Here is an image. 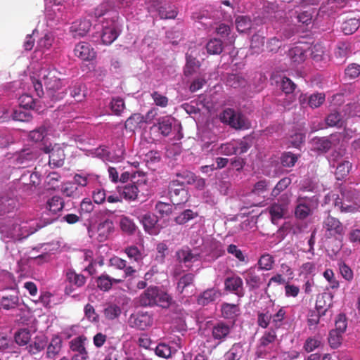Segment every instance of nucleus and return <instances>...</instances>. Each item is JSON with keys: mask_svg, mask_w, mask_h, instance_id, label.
Wrapping results in <instances>:
<instances>
[{"mask_svg": "<svg viewBox=\"0 0 360 360\" xmlns=\"http://www.w3.org/2000/svg\"><path fill=\"white\" fill-rule=\"evenodd\" d=\"M58 74L56 69L50 67L42 68L39 71V77L46 86V95L52 101H60L65 95Z\"/></svg>", "mask_w": 360, "mask_h": 360, "instance_id": "nucleus-2", "label": "nucleus"}, {"mask_svg": "<svg viewBox=\"0 0 360 360\" xmlns=\"http://www.w3.org/2000/svg\"><path fill=\"white\" fill-rule=\"evenodd\" d=\"M246 285L250 290L257 289L261 284V278L255 267H250L242 273Z\"/></svg>", "mask_w": 360, "mask_h": 360, "instance_id": "nucleus-15", "label": "nucleus"}, {"mask_svg": "<svg viewBox=\"0 0 360 360\" xmlns=\"http://www.w3.org/2000/svg\"><path fill=\"white\" fill-rule=\"evenodd\" d=\"M232 326L224 322L214 324L212 328V338L217 341V345L225 341L230 335Z\"/></svg>", "mask_w": 360, "mask_h": 360, "instance_id": "nucleus-11", "label": "nucleus"}, {"mask_svg": "<svg viewBox=\"0 0 360 360\" xmlns=\"http://www.w3.org/2000/svg\"><path fill=\"white\" fill-rule=\"evenodd\" d=\"M325 101V95L323 94L317 93L309 96L308 104L311 108L319 107Z\"/></svg>", "mask_w": 360, "mask_h": 360, "instance_id": "nucleus-62", "label": "nucleus"}, {"mask_svg": "<svg viewBox=\"0 0 360 360\" xmlns=\"http://www.w3.org/2000/svg\"><path fill=\"white\" fill-rule=\"evenodd\" d=\"M158 129L161 134L165 136H168L172 129V122L170 117L166 116L160 117L158 120Z\"/></svg>", "mask_w": 360, "mask_h": 360, "instance_id": "nucleus-42", "label": "nucleus"}, {"mask_svg": "<svg viewBox=\"0 0 360 360\" xmlns=\"http://www.w3.org/2000/svg\"><path fill=\"white\" fill-rule=\"evenodd\" d=\"M221 311L222 316L225 319H233L239 314V307L234 304L224 303Z\"/></svg>", "mask_w": 360, "mask_h": 360, "instance_id": "nucleus-38", "label": "nucleus"}, {"mask_svg": "<svg viewBox=\"0 0 360 360\" xmlns=\"http://www.w3.org/2000/svg\"><path fill=\"white\" fill-rule=\"evenodd\" d=\"M61 340L58 338H54L51 340L47 347L46 355L48 358H54L58 355L61 349Z\"/></svg>", "mask_w": 360, "mask_h": 360, "instance_id": "nucleus-43", "label": "nucleus"}, {"mask_svg": "<svg viewBox=\"0 0 360 360\" xmlns=\"http://www.w3.org/2000/svg\"><path fill=\"white\" fill-rule=\"evenodd\" d=\"M306 50L307 47H304L302 44H298L289 49L288 55L292 62L300 64L307 58Z\"/></svg>", "mask_w": 360, "mask_h": 360, "instance_id": "nucleus-20", "label": "nucleus"}, {"mask_svg": "<svg viewBox=\"0 0 360 360\" xmlns=\"http://www.w3.org/2000/svg\"><path fill=\"white\" fill-rule=\"evenodd\" d=\"M219 296L220 292L214 288L207 289L198 297V302L200 304L206 305L214 301Z\"/></svg>", "mask_w": 360, "mask_h": 360, "instance_id": "nucleus-30", "label": "nucleus"}, {"mask_svg": "<svg viewBox=\"0 0 360 360\" xmlns=\"http://www.w3.org/2000/svg\"><path fill=\"white\" fill-rule=\"evenodd\" d=\"M221 122L229 125L236 129H245L248 128L246 119L240 113H237L232 108H226L219 115Z\"/></svg>", "mask_w": 360, "mask_h": 360, "instance_id": "nucleus-5", "label": "nucleus"}, {"mask_svg": "<svg viewBox=\"0 0 360 360\" xmlns=\"http://www.w3.org/2000/svg\"><path fill=\"white\" fill-rule=\"evenodd\" d=\"M49 223L50 220L39 224L35 219L5 218L0 220L1 238L5 243L20 241Z\"/></svg>", "mask_w": 360, "mask_h": 360, "instance_id": "nucleus-1", "label": "nucleus"}, {"mask_svg": "<svg viewBox=\"0 0 360 360\" xmlns=\"http://www.w3.org/2000/svg\"><path fill=\"white\" fill-rule=\"evenodd\" d=\"M223 49L222 41L216 38L210 39L206 45V49L209 54H219L222 52Z\"/></svg>", "mask_w": 360, "mask_h": 360, "instance_id": "nucleus-45", "label": "nucleus"}, {"mask_svg": "<svg viewBox=\"0 0 360 360\" xmlns=\"http://www.w3.org/2000/svg\"><path fill=\"white\" fill-rule=\"evenodd\" d=\"M176 257L180 262L184 264H190L199 259V255L192 253L188 249L179 250Z\"/></svg>", "mask_w": 360, "mask_h": 360, "instance_id": "nucleus-36", "label": "nucleus"}, {"mask_svg": "<svg viewBox=\"0 0 360 360\" xmlns=\"http://www.w3.org/2000/svg\"><path fill=\"white\" fill-rule=\"evenodd\" d=\"M113 230L112 221L110 219H105L97 225H90L88 228V233L93 240L104 242L108 239Z\"/></svg>", "mask_w": 360, "mask_h": 360, "instance_id": "nucleus-3", "label": "nucleus"}, {"mask_svg": "<svg viewBox=\"0 0 360 360\" xmlns=\"http://www.w3.org/2000/svg\"><path fill=\"white\" fill-rule=\"evenodd\" d=\"M64 207V201L60 196H53L49 199L46 203V209L53 214L63 210Z\"/></svg>", "mask_w": 360, "mask_h": 360, "instance_id": "nucleus-29", "label": "nucleus"}, {"mask_svg": "<svg viewBox=\"0 0 360 360\" xmlns=\"http://www.w3.org/2000/svg\"><path fill=\"white\" fill-rule=\"evenodd\" d=\"M87 339L85 336L81 335L70 342V348L78 354L74 356L73 360H89V354L85 348V343Z\"/></svg>", "mask_w": 360, "mask_h": 360, "instance_id": "nucleus-10", "label": "nucleus"}, {"mask_svg": "<svg viewBox=\"0 0 360 360\" xmlns=\"http://www.w3.org/2000/svg\"><path fill=\"white\" fill-rule=\"evenodd\" d=\"M274 263V257L269 254L262 255L258 261L259 269L266 271L271 270L273 267Z\"/></svg>", "mask_w": 360, "mask_h": 360, "instance_id": "nucleus-56", "label": "nucleus"}, {"mask_svg": "<svg viewBox=\"0 0 360 360\" xmlns=\"http://www.w3.org/2000/svg\"><path fill=\"white\" fill-rule=\"evenodd\" d=\"M169 192L172 202L174 205H181L188 200V191L184 188L180 180H173L169 183Z\"/></svg>", "mask_w": 360, "mask_h": 360, "instance_id": "nucleus-7", "label": "nucleus"}, {"mask_svg": "<svg viewBox=\"0 0 360 360\" xmlns=\"http://www.w3.org/2000/svg\"><path fill=\"white\" fill-rule=\"evenodd\" d=\"M153 323L151 316L147 312H138L133 314L129 319V324L131 327L144 330Z\"/></svg>", "mask_w": 360, "mask_h": 360, "instance_id": "nucleus-8", "label": "nucleus"}, {"mask_svg": "<svg viewBox=\"0 0 360 360\" xmlns=\"http://www.w3.org/2000/svg\"><path fill=\"white\" fill-rule=\"evenodd\" d=\"M311 56L316 62H326L330 58L328 50L321 43H316L311 46Z\"/></svg>", "mask_w": 360, "mask_h": 360, "instance_id": "nucleus-19", "label": "nucleus"}, {"mask_svg": "<svg viewBox=\"0 0 360 360\" xmlns=\"http://www.w3.org/2000/svg\"><path fill=\"white\" fill-rule=\"evenodd\" d=\"M236 29L239 32H245L252 27V20L249 16L238 15L235 20Z\"/></svg>", "mask_w": 360, "mask_h": 360, "instance_id": "nucleus-40", "label": "nucleus"}, {"mask_svg": "<svg viewBox=\"0 0 360 360\" xmlns=\"http://www.w3.org/2000/svg\"><path fill=\"white\" fill-rule=\"evenodd\" d=\"M360 22L358 19L351 18L346 20L342 25V31L345 34H352L359 27Z\"/></svg>", "mask_w": 360, "mask_h": 360, "instance_id": "nucleus-49", "label": "nucleus"}, {"mask_svg": "<svg viewBox=\"0 0 360 360\" xmlns=\"http://www.w3.org/2000/svg\"><path fill=\"white\" fill-rule=\"evenodd\" d=\"M14 338L18 345H27L31 339L30 332L27 329H20L15 333Z\"/></svg>", "mask_w": 360, "mask_h": 360, "instance_id": "nucleus-46", "label": "nucleus"}, {"mask_svg": "<svg viewBox=\"0 0 360 360\" xmlns=\"http://www.w3.org/2000/svg\"><path fill=\"white\" fill-rule=\"evenodd\" d=\"M124 252L128 257L136 263H139L143 259V255L135 245H131L125 248Z\"/></svg>", "mask_w": 360, "mask_h": 360, "instance_id": "nucleus-50", "label": "nucleus"}, {"mask_svg": "<svg viewBox=\"0 0 360 360\" xmlns=\"http://www.w3.org/2000/svg\"><path fill=\"white\" fill-rule=\"evenodd\" d=\"M19 305V297L17 295H11L3 297L1 301V306L6 310H11Z\"/></svg>", "mask_w": 360, "mask_h": 360, "instance_id": "nucleus-41", "label": "nucleus"}, {"mask_svg": "<svg viewBox=\"0 0 360 360\" xmlns=\"http://www.w3.org/2000/svg\"><path fill=\"white\" fill-rule=\"evenodd\" d=\"M150 114H153L152 110L149 111L146 117L141 113H134L126 120L124 123L125 129L129 131H134L141 124L148 122V119Z\"/></svg>", "mask_w": 360, "mask_h": 360, "instance_id": "nucleus-17", "label": "nucleus"}, {"mask_svg": "<svg viewBox=\"0 0 360 360\" xmlns=\"http://www.w3.org/2000/svg\"><path fill=\"white\" fill-rule=\"evenodd\" d=\"M139 221L142 224L146 232L150 235H157L160 229L157 225V217L152 214H146L139 217Z\"/></svg>", "mask_w": 360, "mask_h": 360, "instance_id": "nucleus-14", "label": "nucleus"}, {"mask_svg": "<svg viewBox=\"0 0 360 360\" xmlns=\"http://www.w3.org/2000/svg\"><path fill=\"white\" fill-rule=\"evenodd\" d=\"M334 206L342 212H354L356 207L349 202H342L338 198H334Z\"/></svg>", "mask_w": 360, "mask_h": 360, "instance_id": "nucleus-52", "label": "nucleus"}, {"mask_svg": "<svg viewBox=\"0 0 360 360\" xmlns=\"http://www.w3.org/2000/svg\"><path fill=\"white\" fill-rule=\"evenodd\" d=\"M157 292L158 295L154 297V300H155V304H154V306H158L162 308L169 307L172 300L171 296L158 288Z\"/></svg>", "mask_w": 360, "mask_h": 360, "instance_id": "nucleus-37", "label": "nucleus"}, {"mask_svg": "<svg viewBox=\"0 0 360 360\" xmlns=\"http://www.w3.org/2000/svg\"><path fill=\"white\" fill-rule=\"evenodd\" d=\"M340 160V159H332V162H330L333 167H336L335 176L338 180L346 176L352 168V164L349 161Z\"/></svg>", "mask_w": 360, "mask_h": 360, "instance_id": "nucleus-18", "label": "nucleus"}, {"mask_svg": "<svg viewBox=\"0 0 360 360\" xmlns=\"http://www.w3.org/2000/svg\"><path fill=\"white\" fill-rule=\"evenodd\" d=\"M104 316L109 320H112L117 318L121 314V309L119 306L115 304H110L104 309Z\"/></svg>", "mask_w": 360, "mask_h": 360, "instance_id": "nucleus-55", "label": "nucleus"}, {"mask_svg": "<svg viewBox=\"0 0 360 360\" xmlns=\"http://www.w3.org/2000/svg\"><path fill=\"white\" fill-rule=\"evenodd\" d=\"M120 227L124 232L132 233L136 229V225L129 217H123L120 219Z\"/></svg>", "mask_w": 360, "mask_h": 360, "instance_id": "nucleus-63", "label": "nucleus"}, {"mask_svg": "<svg viewBox=\"0 0 360 360\" xmlns=\"http://www.w3.org/2000/svg\"><path fill=\"white\" fill-rule=\"evenodd\" d=\"M248 146L245 142L239 143V146L236 147L233 143H227L221 147V150L225 153L226 155H241L248 150Z\"/></svg>", "mask_w": 360, "mask_h": 360, "instance_id": "nucleus-27", "label": "nucleus"}, {"mask_svg": "<svg viewBox=\"0 0 360 360\" xmlns=\"http://www.w3.org/2000/svg\"><path fill=\"white\" fill-rule=\"evenodd\" d=\"M311 150L320 153L327 152L331 148V141L326 137H315L311 141Z\"/></svg>", "mask_w": 360, "mask_h": 360, "instance_id": "nucleus-25", "label": "nucleus"}, {"mask_svg": "<svg viewBox=\"0 0 360 360\" xmlns=\"http://www.w3.org/2000/svg\"><path fill=\"white\" fill-rule=\"evenodd\" d=\"M224 288L226 291L231 292L238 297L245 295L243 281L238 276L227 277L224 281Z\"/></svg>", "mask_w": 360, "mask_h": 360, "instance_id": "nucleus-9", "label": "nucleus"}, {"mask_svg": "<svg viewBox=\"0 0 360 360\" xmlns=\"http://www.w3.org/2000/svg\"><path fill=\"white\" fill-rule=\"evenodd\" d=\"M110 264L117 269L124 270V278L130 276L136 272L134 266L127 265L126 260L116 256L110 259Z\"/></svg>", "mask_w": 360, "mask_h": 360, "instance_id": "nucleus-21", "label": "nucleus"}, {"mask_svg": "<svg viewBox=\"0 0 360 360\" xmlns=\"http://www.w3.org/2000/svg\"><path fill=\"white\" fill-rule=\"evenodd\" d=\"M139 191L140 190L137 184L129 183L122 188L120 193L125 199L131 200L136 198Z\"/></svg>", "mask_w": 360, "mask_h": 360, "instance_id": "nucleus-33", "label": "nucleus"}, {"mask_svg": "<svg viewBox=\"0 0 360 360\" xmlns=\"http://www.w3.org/2000/svg\"><path fill=\"white\" fill-rule=\"evenodd\" d=\"M264 44V37L259 34L252 35L250 43V48L255 53H259Z\"/></svg>", "mask_w": 360, "mask_h": 360, "instance_id": "nucleus-58", "label": "nucleus"}, {"mask_svg": "<svg viewBox=\"0 0 360 360\" xmlns=\"http://www.w3.org/2000/svg\"><path fill=\"white\" fill-rule=\"evenodd\" d=\"M243 352L242 345L240 343H235L231 349L226 353L225 357L226 360H238Z\"/></svg>", "mask_w": 360, "mask_h": 360, "instance_id": "nucleus-53", "label": "nucleus"}, {"mask_svg": "<svg viewBox=\"0 0 360 360\" xmlns=\"http://www.w3.org/2000/svg\"><path fill=\"white\" fill-rule=\"evenodd\" d=\"M318 204L319 200L315 195L311 198L299 197L295 210L296 217L301 219L307 218L317 207Z\"/></svg>", "mask_w": 360, "mask_h": 360, "instance_id": "nucleus-6", "label": "nucleus"}, {"mask_svg": "<svg viewBox=\"0 0 360 360\" xmlns=\"http://www.w3.org/2000/svg\"><path fill=\"white\" fill-rule=\"evenodd\" d=\"M360 75V65L357 63H351L347 65L345 70V79L352 80Z\"/></svg>", "mask_w": 360, "mask_h": 360, "instance_id": "nucleus-47", "label": "nucleus"}, {"mask_svg": "<svg viewBox=\"0 0 360 360\" xmlns=\"http://www.w3.org/2000/svg\"><path fill=\"white\" fill-rule=\"evenodd\" d=\"M91 28L89 20L84 19L73 22L70 27V32L74 38L85 36Z\"/></svg>", "mask_w": 360, "mask_h": 360, "instance_id": "nucleus-13", "label": "nucleus"}, {"mask_svg": "<svg viewBox=\"0 0 360 360\" xmlns=\"http://www.w3.org/2000/svg\"><path fill=\"white\" fill-rule=\"evenodd\" d=\"M269 212L271 215V221L273 224H277L278 220L283 217L287 211L286 203H274L269 208Z\"/></svg>", "mask_w": 360, "mask_h": 360, "instance_id": "nucleus-24", "label": "nucleus"}, {"mask_svg": "<svg viewBox=\"0 0 360 360\" xmlns=\"http://www.w3.org/2000/svg\"><path fill=\"white\" fill-rule=\"evenodd\" d=\"M122 282V279H117L110 277L108 274L101 275L96 281L97 287L102 291H109L114 284L120 283Z\"/></svg>", "mask_w": 360, "mask_h": 360, "instance_id": "nucleus-23", "label": "nucleus"}, {"mask_svg": "<svg viewBox=\"0 0 360 360\" xmlns=\"http://www.w3.org/2000/svg\"><path fill=\"white\" fill-rule=\"evenodd\" d=\"M158 14L161 19H174L177 16L178 11L173 5L165 4L159 7Z\"/></svg>", "mask_w": 360, "mask_h": 360, "instance_id": "nucleus-32", "label": "nucleus"}, {"mask_svg": "<svg viewBox=\"0 0 360 360\" xmlns=\"http://www.w3.org/2000/svg\"><path fill=\"white\" fill-rule=\"evenodd\" d=\"M198 213L194 212L191 210H186L180 213L176 218L175 221L179 224H184L188 222L189 220L197 217Z\"/></svg>", "mask_w": 360, "mask_h": 360, "instance_id": "nucleus-57", "label": "nucleus"}, {"mask_svg": "<svg viewBox=\"0 0 360 360\" xmlns=\"http://www.w3.org/2000/svg\"><path fill=\"white\" fill-rule=\"evenodd\" d=\"M151 97L157 106L161 108H165L167 106L169 103V99L167 96L161 94L158 91H153L151 94Z\"/></svg>", "mask_w": 360, "mask_h": 360, "instance_id": "nucleus-64", "label": "nucleus"}, {"mask_svg": "<svg viewBox=\"0 0 360 360\" xmlns=\"http://www.w3.org/2000/svg\"><path fill=\"white\" fill-rule=\"evenodd\" d=\"M67 281L77 288H81L86 283V278L82 274H77L74 271L69 270L66 273Z\"/></svg>", "mask_w": 360, "mask_h": 360, "instance_id": "nucleus-39", "label": "nucleus"}, {"mask_svg": "<svg viewBox=\"0 0 360 360\" xmlns=\"http://www.w3.org/2000/svg\"><path fill=\"white\" fill-rule=\"evenodd\" d=\"M20 106L25 109H34L36 101L32 96L28 94L22 95L20 98Z\"/></svg>", "mask_w": 360, "mask_h": 360, "instance_id": "nucleus-61", "label": "nucleus"}, {"mask_svg": "<svg viewBox=\"0 0 360 360\" xmlns=\"http://www.w3.org/2000/svg\"><path fill=\"white\" fill-rule=\"evenodd\" d=\"M321 341L319 338L315 337L308 338L303 346V349L307 352H311L321 346Z\"/></svg>", "mask_w": 360, "mask_h": 360, "instance_id": "nucleus-59", "label": "nucleus"}, {"mask_svg": "<svg viewBox=\"0 0 360 360\" xmlns=\"http://www.w3.org/2000/svg\"><path fill=\"white\" fill-rule=\"evenodd\" d=\"M119 36L115 27H105L103 29L101 34L102 42L105 45L111 44Z\"/></svg>", "mask_w": 360, "mask_h": 360, "instance_id": "nucleus-28", "label": "nucleus"}, {"mask_svg": "<svg viewBox=\"0 0 360 360\" xmlns=\"http://www.w3.org/2000/svg\"><path fill=\"white\" fill-rule=\"evenodd\" d=\"M157 287H150L147 288L139 297V302L143 307H152L155 304L154 297L158 296Z\"/></svg>", "mask_w": 360, "mask_h": 360, "instance_id": "nucleus-22", "label": "nucleus"}, {"mask_svg": "<svg viewBox=\"0 0 360 360\" xmlns=\"http://www.w3.org/2000/svg\"><path fill=\"white\" fill-rule=\"evenodd\" d=\"M49 126L44 124L38 128L30 131L29 138L30 140L38 142L42 141L44 137L48 134L49 131Z\"/></svg>", "mask_w": 360, "mask_h": 360, "instance_id": "nucleus-34", "label": "nucleus"}, {"mask_svg": "<svg viewBox=\"0 0 360 360\" xmlns=\"http://www.w3.org/2000/svg\"><path fill=\"white\" fill-rule=\"evenodd\" d=\"M96 179V176L94 174H77L75 175L73 179V182L75 183V185L77 186H86L94 181Z\"/></svg>", "mask_w": 360, "mask_h": 360, "instance_id": "nucleus-44", "label": "nucleus"}, {"mask_svg": "<svg viewBox=\"0 0 360 360\" xmlns=\"http://www.w3.org/2000/svg\"><path fill=\"white\" fill-rule=\"evenodd\" d=\"M194 275L191 273L184 274L179 279L176 290L179 294L187 292L188 289L193 287Z\"/></svg>", "mask_w": 360, "mask_h": 360, "instance_id": "nucleus-26", "label": "nucleus"}, {"mask_svg": "<svg viewBox=\"0 0 360 360\" xmlns=\"http://www.w3.org/2000/svg\"><path fill=\"white\" fill-rule=\"evenodd\" d=\"M277 335L274 329L266 330L259 340L256 355L257 358H264L274 349Z\"/></svg>", "mask_w": 360, "mask_h": 360, "instance_id": "nucleus-4", "label": "nucleus"}, {"mask_svg": "<svg viewBox=\"0 0 360 360\" xmlns=\"http://www.w3.org/2000/svg\"><path fill=\"white\" fill-rule=\"evenodd\" d=\"M16 206L17 201L15 199L8 196L1 197L0 198V216L11 212Z\"/></svg>", "mask_w": 360, "mask_h": 360, "instance_id": "nucleus-35", "label": "nucleus"}, {"mask_svg": "<svg viewBox=\"0 0 360 360\" xmlns=\"http://www.w3.org/2000/svg\"><path fill=\"white\" fill-rule=\"evenodd\" d=\"M74 54L82 60L89 61L96 57V52L91 46L84 41L79 42L75 45Z\"/></svg>", "mask_w": 360, "mask_h": 360, "instance_id": "nucleus-12", "label": "nucleus"}, {"mask_svg": "<svg viewBox=\"0 0 360 360\" xmlns=\"http://www.w3.org/2000/svg\"><path fill=\"white\" fill-rule=\"evenodd\" d=\"M41 150L44 151L45 154L49 155V158L58 157L60 158L64 156V150L62 146L59 143H49V145H44Z\"/></svg>", "mask_w": 360, "mask_h": 360, "instance_id": "nucleus-31", "label": "nucleus"}, {"mask_svg": "<svg viewBox=\"0 0 360 360\" xmlns=\"http://www.w3.org/2000/svg\"><path fill=\"white\" fill-rule=\"evenodd\" d=\"M46 345V342L43 339H36L35 338L34 340L27 346L26 349L30 354H36L42 351Z\"/></svg>", "mask_w": 360, "mask_h": 360, "instance_id": "nucleus-51", "label": "nucleus"}, {"mask_svg": "<svg viewBox=\"0 0 360 360\" xmlns=\"http://www.w3.org/2000/svg\"><path fill=\"white\" fill-rule=\"evenodd\" d=\"M125 108L124 101L120 98H114L110 102V108L116 115H120Z\"/></svg>", "mask_w": 360, "mask_h": 360, "instance_id": "nucleus-60", "label": "nucleus"}, {"mask_svg": "<svg viewBox=\"0 0 360 360\" xmlns=\"http://www.w3.org/2000/svg\"><path fill=\"white\" fill-rule=\"evenodd\" d=\"M323 228L326 229V235L333 236L337 234H342L343 227L339 220L333 217L328 216L323 222Z\"/></svg>", "mask_w": 360, "mask_h": 360, "instance_id": "nucleus-16", "label": "nucleus"}, {"mask_svg": "<svg viewBox=\"0 0 360 360\" xmlns=\"http://www.w3.org/2000/svg\"><path fill=\"white\" fill-rule=\"evenodd\" d=\"M61 192L63 194L65 195L68 197H75L78 193V187L75 185V183L73 181H68L64 183L61 186Z\"/></svg>", "mask_w": 360, "mask_h": 360, "instance_id": "nucleus-54", "label": "nucleus"}, {"mask_svg": "<svg viewBox=\"0 0 360 360\" xmlns=\"http://www.w3.org/2000/svg\"><path fill=\"white\" fill-rule=\"evenodd\" d=\"M200 67L199 61L191 56L186 57V63L184 70L186 76L193 75Z\"/></svg>", "mask_w": 360, "mask_h": 360, "instance_id": "nucleus-48", "label": "nucleus"}]
</instances>
